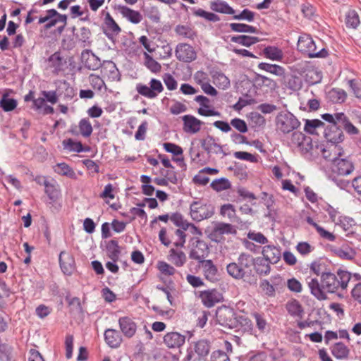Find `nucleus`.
<instances>
[{
    "label": "nucleus",
    "instance_id": "nucleus-1",
    "mask_svg": "<svg viewBox=\"0 0 361 361\" xmlns=\"http://www.w3.org/2000/svg\"><path fill=\"white\" fill-rule=\"evenodd\" d=\"M351 279V273L338 269L336 274L329 271L321 276L320 282L317 278L308 276L306 279L310 293L319 300L327 299L326 293H336L339 289L345 290Z\"/></svg>",
    "mask_w": 361,
    "mask_h": 361
},
{
    "label": "nucleus",
    "instance_id": "nucleus-2",
    "mask_svg": "<svg viewBox=\"0 0 361 361\" xmlns=\"http://www.w3.org/2000/svg\"><path fill=\"white\" fill-rule=\"evenodd\" d=\"M218 323L228 329H235L239 326L245 328L246 331L252 330V321L245 315H238L234 309L230 307H221L216 313Z\"/></svg>",
    "mask_w": 361,
    "mask_h": 361
},
{
    "label": "nucleus",
    "instance_id": "nucleus-3",
    "mask_svg": "<svg viewBox=\"0 0 361 361\" xmlns=\"http://www.w3.org/2000/svg\"><path fill=\"white\" fill-rule=\"evenodd\" d=\"M337 157L333 159L331 169V174L337 176H344L350 174L354 170L353 162L344 158H341L343 151L341 148L338 149V152H335Z\"/></svg>",
    "mask_w": 361,
    "mask_h": 361
},
{
    "label": "nucleus",
    "instance_id": "nucleus-4",
    "mask_svg": "<svg viewBox=\"0 0 361 361\" xmlns=\"http://www.w3.org/2000/svg\"><path fill=\"white\" fill-rule=\"evenodd\" d=\"M276 126L284 134L289 133L300 126L298 118L289 111H281L276 118Z\"/></svg>",
    "mask_w": 361,
    "mask_h": 361
},
{
    "label": "nucleus",
    "instance_id": "nucleus-5",
    "mask_svg": "<svg viewBox=\"0 0 361 361\" xmlns=\"http://www.w3.org/2000/svg\"><path fill=\"white\" fill-rule=\"evenodd\" d=\"M298 49L310 58H325L328 56V50L325 48H322L318 52H315V42L310 36L299 37Z\"/></svg>",
    "mask_w": 361,
    "mask_h": 361
},
{
    "label": "nucleus",
    "instance_id": "nucleus-6",
    "mask_svg": "<svg viewBox=\"0 0 361 361\" xmlns=\"http://www.w3.org/2000/svg\"><path fill=\"white\" fill-rule=\"evenodd\" d=\"M237 230L235 226L224 222H214L213 228L209 235L212 241L221 243L225 241L224 235H236Z\"/></svg>",
    "mask_w": 361,
    "mask_h": 361
},
{
    "label": "nucleus",
    "instance_id": "nucleus-7",
    "mask_svg": "<svg viewBox=\"0 0 361 361\" xmlns=\"http://www.w3.org/2000/svg\"><path fill=\"white\" fill-rule=\"evenodd\" d=\"M190 209L192 218L197 221L209 219L214 214V208L201 200L192 202Z\"/></svg>",
    "mask_w": 361,
    "mask_h": 361
},
{
    "label": "nucleus",
    "instance_id": "nucleus-8",
    "mask_svg": "<svg viewBox=\"0 0 361 361\" xmlns=\"http://www.w3.org/2000/svg\"><path fill=\"white\" fill-rule=\"evenodd\" d=\"M136 90L142 96L148 99H154L159 93L163 92L164 87L160 80L152 78L149 82V87L139 83L136 85Z\"/></svg>",
    "mask_w": 361,
    "mask_h": 361
},
{
    "label": "nucleus",
    "instance_id": "nucleus-9",
    "mask_svg": "<svg viewBox=\"0 0 361 361\" xmlns=\"http://www.w3.org/2000/svg\"><path fill=\"white\" fill-rule=\"evenodd\" d=\"M341 127L340 124L329 125L324 130V135L327 142L331 143V147L337 151L340 148L338 144L344 140V134Z\"/></svg>",
    "mask_w": 361,
    "mask_h": 361
},
{
    "label": "nucleus",
    "instance_id": "nucleus-10",
    "mask_svg": "<svg viewBox=\"0 0 361 361\" xmlns=\"http://www.w3.org/2000/svg\"><path fill=\"white\" fill-rule=\"evenodd\" d=\"M209 254V247L207 243L200 238H195L192 244V248L189 252V257L195 259L198 263L206 260L205 258Z\"/></svg>",
    "mask_w": 361,
    "mask_h": 361
},
{
    "label": "nucleus",
    "instance_id": "nucleus-11",
    "mask_svg": "<svg viewBox=\"0 0 361 361\" xmlns=\"http://www.w3.org/2000/svg\"><path fill=\"white\" fill-rule=\"evenodd\" d=\"M177 59L185 63H190L197 59L195 49L189 44L179 43L175 50Z\"/></svg>",
    "mask_w": 361,
    "mask_h": 361
},
{
    "label": "nucleus",
    "instance_id": "nucleus-12",
    "mask_svg": "<svg viewBox=\"0 0 361 361\" xmlns=\"http://www.w3.org/2000/svg\"><path fill=\"white\" fill-rule=\"evenodd\" d=\"M199 298L202 304L207 308L214 307L223 300L222 294L216 289H209L200 292Z\"/></svg>",
    "mask_w": 361,
    "mask_h": 361
},
{
    "label": "nucleus",
    "instance_id": "nucleus-13",
    "mask_svg": "<svg viewBox=\"0 0 361 361\" xmlns=\"http://www.w3.org/2000/svg\"><path fill=\"white\" fill-rule=\"evenodd\" d=\"M81 61L85 68L89 70L96 71L102 66L99 57L90 49H85L82 51Z\"/></svg>",
    "mask_w": 361,
    "mask_h": 361
},
{
    "label": "nucleus",
    "instance_id": "nucleus-14",
    "mask_svg": "<svg viewBox=\"0 0 361 361\" xmlns=\"http://www.w3.org/2000/svg\"><path fill=\"white\" fill-rule=\"evenodd\" d=\"M104 23L105 27L104 28L103 32L109 39L112 40L121 32V28L109 12L105 14Z\"/></svg>",
    "mask_w": 361,
    "mask_h": 361
},
{
    "label": "nucleus",
    "instance_id": "nucleus-15",
    "mask_svg": "<svg viewBox=\"0 0 361 361\" xmlns=\"http://www.w3.org/2000/svg\"><path fill=\"white\" fill-rule=\"evenodd\" d=\"M182 121H183L184 132L190 134H195L199 132L203 124L202 121L190 114L183 116Z\"/></svg>",
    "mask_w": 361,
    "mask_h": 361
},
{
    "label": "nucleus",
    "instance_id": "nucleus-16",
    "mask_svg": "<svg viewBox=\"0 0 361 361\" xmlns=\"http://www.w3.org/2000/svg\"><path fill=\"white\" fill-rule=\"evenodd\" d=\"M201 146L204 151L208 154H223L224 156H227L228 154L223 150V147L216 142L215 138L208 135L204 139L202 140Z\"/></svg>",
    "mask_w": 361,
    "mask_h": 361
},
{
    "label": "nucleus",
    "instance_id": "nucleus-17",
    "mask_svg": "<svg viewBox=\"0 0 361 361\" xmlns=\"http://www.w3.org/2000/svg\"><path fill=\"white\" fill-rule=\"evenodd\" d=\"M61 271L66 275H71L75 269V259L71 254L61 251L59 257Z\"/></svg>",
    "mask_w": 361,
    "mask_h": 361
},
{
    "label": "nucleus",
    "instance_id": "nucleus-18",
    "mask_svg": "<svg viewBox=\"0 0 361 361\" xmlns=\"http://www.w3.org/2000/svg\"><path fill=\"white\" fill-rule=\"evenodd\" d=\"M195 101L202 106L198 109L197 112L200 115L204 116H220V113L214 109H210V100L205 96L198 95L195 98Z\"/></svg>",
    "mask_w": 361,
    "mask_h": 361
},
{
    "label": "nucleus",
    "instance_id": "nucleus-19",
    "mask_svg": "<svg viewBox=\"0 0 361 361\" xmlns=\"http://www.w3.org/2000/svg\"><path fill=\"white\" fill-rule=\"evenodd\" d=\"M49 66L53 68L52 73L59 75L64 71L66 65V60L61 56L60 51H56L48 58Z\"/></svg>",
    "mask_w": 361,
    "mask_h": 361
},
{
    "label": "nucleus",
    "instance_id": "nucleus-20",
    "mask_svg": "<svg viewBox=\"0 0 361 361\" xmlns=\"http://www.w3.org/2000/svg\"><path fill=\"white\" fill-rule=\"evenodd\" d=\"M185 341V336L178 332H169L164 336V343L169 348H180Z\"/></svg>",
    "mask_w": 361,
    "mask_h": 361
},
{
    "label": "nucleus",
    "instance_id": "nucleus-21",
    "mask_svg": "<svg viewBox=\"0 0 361 361\" xmlns=\"http://www.w3.org/2000/svg\"><path fill=\"white\" fill-rule=\"evenodd\" d=\"M116 8L123 18L133 24H138L142 20V16L139 11L133 10L126 6L118 5Z\"/></svg>",
    "mask_w": 361,
    "mask_h": 361
},
{
    "label": "nucleus",
    "instance_id": "nucleus-22",
    "mask_svg": "<svg viewBox=\"0 0 361 361\" xmlns=\"http://www.w3.org/2000/svg\"><path fill=\"white\" fill-rule=\"evenodd\" d=\"M118 324L121 331L126 337L132 338L135 334L137 325L130 317H123L119 318Z\"/></svg>",
    "mask_w": 361,
    "mask_h": 361
},
{
    "label": "nucleus",
    "instance_id": "nucleus-23",
    "mask_svg": "<svg viewBox=\"0 0 361 361\" xmlns=\"http://www.w3.org/2000/svg\"><path fill=\"white\" fill-rule=\"evenodd\" d=\"M254 261L255 258L246 253H241L237 259V262L243 269V271H245V276L247 279L252 276V267L254 264Z\"/></svg>",
    "mask_w": 361,
    "mask_h": 361
},
{
    "label": "nucleus",
    "instance_id": "nucleus-24",
    "mask_svg": "<svg viewBox=\"0 0 361 361\" xmlns=\"http://www.w3.org/2000/svg\"><path fill=\"white\" fill-rule=\"evenodd\" d=\"M334 254L344 260H353L356 256V251L348 243H343L341 247H336L331 250Z\"/></svg>",
    "mask_w": 361,
    "mask_h": 361
},
{
    "label": "nucleus",
    "instance_id": "nucleus-25",
    "mask_svg": "<svg viewBox=\"0 0 361 361\" xmlns=\"http://www.w3.org/2000/svg\"><path fill=\"white\" fill-rule=\"evenodd\" d=\"M104 336L105 342L111 348H118L122 343V337L120 333L115 329H106Z\"/></svg>",
    "mask_w": 361,
    "mask_h": 361
},
{
    "label": "nucleus",
    "instance_id": "nucleus-26",
    "mask_svg": "<svg viewBox=\"0 0 361 361\" xmlns=\"http://www.w3.org/2000/svg\"><path fill=\"white\" fill-rule=\"evenodd\" d=\"M263 257L271 264H276L281 259V250L274 245H266L262 249Z\"/></svg>",
    "mask_w": 361,
    "mask_h": 361
},
{
    "label": "nucleus",
    "instance_id": "nucleus-27",
    "mask_svg": "<svg viewBox=\"0 0 361 361\" xmlns=\"http://www.w3.org/2000/svg\"><path fill=\"white\" fill-rule=\"evenodd\" d=\"M174 31L178 36L192 41L197 36V32L195 28L188 25L178 24L175 27Z\"/></svg>",
    "mask_w": 361,
    "mask_h": 361
},
{
    "label": "nucleus",
    "instance_id": "nucleus-28",
    "mask_svg": "<svg viewBox=\"0 0 361 361\" xmlns=\"http://www.w3.org/2000/svg\"><path fill=\"white\" fill-rule=\"evenodd\" d=\"M62 145L64 149L74 152H89L90 147L89 146H83L80 141H74L71 138L66 139L62 141Z\"/></svg>",
    "mask_w": 361,
    "mask_h": 361
},
{
    "label": "nucleus",
    "instance_id": "nucleus-29",
    "mask_svg": "<svg viewBox=\"0 0 361 361\" xmlns=\"http://www.w3.org/2000/svg\"><path fill=\"white\" fill-rule=\"evenodd\" d=\"M212 350V343L207 339H200L194 343V351L198 357H206Z\"/></svg>",
    "mask_w": 361,
    "mask_h": 361
},
{
    "label": "nucleus",
    "instance_id": "nucleus-30",
    "mask_svg": "<svg viewBox=\"0 0 361 361\" xmlns=\"http://www.w3.org/2000/svg\"><path fill=\"white\" fill-rule=\"evenodd\" d=\"M168 259L177 267H183L186 261L187 257L184 252L171 248L169 250Z\"/></svg>",
    "mask_w": 361,
    "mask_h": 361
},
{
    "label": "nucleus",
    "instance_id": "nucleus-31",
    "mask_svg": "<svg viewBox=\"0 0 361 361\" xmlns=\"http://www.w3.org/2000/svg\"><path fill=\"white\" fill-rule=\"evenodd\" d=\"M201 265L206 279L212 281L217 274V268L211 259H206L199 263Z\"/></svg>",
    "mask_w": 361,
    "mask_h": 361
},
{
    "label": "nucleus",
    "instance_id": "nucleus-32",
    "mask_svg": "<svg viewBox=\"0 0 361 361\" xmlns=\"http://www.w3.org/2000/svg\"><path fill=\"white\" fill-rule=\"evenodd\" d=\"M337 121L341 126L350 135H358L359 130L350 121L349 118L343 112L337 113Z\"/></svg>",
    "mask_w": 361,
    "mask_h": 361
},
{
    "label": "nucleus",
    "instance_id": "nucleus-33",
    "mask_svg": "<svg viewBox=\"0 0 361 361\" xmlns=\"http://www.w3.org/2000/svg\"><path fill=\"white\" fill-rule=\"evenodd\" d=\"M75 27H73V32L77 41L82 44V47H87L91 44L92 32L88 27H82L77 33H74Z\"/></svg>",
    "mask_w": 361,
    "mask_h": 361
},
{
    "label": "nucleus",
    "instance_id": "nucleus-34",
    "mask_svg": "<svg viewBox=\"0 0 361 361\" xmlns=\"http://www.w3.org/2000/svg\"><path fill=\"white\" fill-rule=\"evenodd\" d=\"M260 70L274 74L276 76L284 78L286 74L285 68L277 64H271L269 63L262 62L258 64Z\"/></svg>",
    "mask_w": 361,
    "mask_h": 361
},
{
    "label": "nucleus",
    "instance_id": "nucleus-35",
    "mask_svg": "<svg viewBox=\"0 0 361 361\" xmlns=\"http://www.w3.org/2000/svg\"><path fill=\"white\" fill-rule=\"evenodd\" d=\"M44 188V192L47 195L49 199L52 202H56L61 195L60 187L56 181L55 180L49 181L47 184H45Z\"/></svg>",
    "mask_w": 361,
    "mask_h": 361
},
{
    "label": "nucleus",
    "instance_id": "nucleus-36",
    "mask_svg": "<svg viewBox=\"0 0 361 361\" xmlns=\"http://www.w3.org/2000/svg\"><path fill=\"white\" fill-rule=\"evenodd\" d=\"M210 8L218 13L234 15L235 11L231 7L226 1L222 0H216L210 3Z\"/></svg>",
    "mask_w": 361,
    "mask_h": 361
},
{
    "label": "nucleus",
    "instance_id": "nucleus-37",
    "mask_svg": "<svg viewBox=\"0 0 361 361\" xmlns=\"http://www.w3.org/2000/svg\"><path fill=\"white\" fill-rule=\"evenodd\" d=\"M106 250L107 256L114 262H117L121 255V247L116 240H111L106 243Z\"/></svg>",
    "mask_w": 361,
    "mask_h": 361
},
{
    "label": "nucleus",
    "instance_id": "nucleus-38",
    "mask_svg": "<svg viewBox=\"0 0 361 361\" xmlns=\"http://www.w3.org/2000/svg\"><path fill=\"white\" fill-rule=\"evenodd\" d=\"M10 92H13V90H7L6 92L3 94L1 99L0 100V106L6 112L13 111L16 108L18 104L15 99L8 97Z\"/></svg>",
    "mask_w": 361,
    "mask_h": 361
},
{
    "label": "nucleus",
    "instance_id": "nucleus-39",
    "mask_svg": "<svg viewBox=\"0 0 361 361\" xmlns=\"http://www.w3.org/2000/svg\"><path fill=\"white\" fill-rule=\"evenodd\" d=\"M226 271L228 274L235 279L247 280L245 276V271H243V269L240 267L237 262L229 263L226 266Z\"/></svg>",
    "mask_w": 361,
    "mask_h": 361
},
{
    "label": "nucleus",
    "instance_id": "nucleus-40",
    "mask_svg": "<svg viewBox=\"0 0 361 361\" xmlns=\"http://www.w3.org/2000/svg\"><path fill=\"white\" fill-rule=\"evenodd\" d=\"M270 262L264 257L255 259L254 264L255 271L259 275H268L271 271Z\"/></svg>",
    "mask_w": 361,
    "mask_h": 361
},
{
    "label": "nucleus",
    "instance_id": "nucleus-41",
    "mask_svg": "<svg viewBox=\"0 0 361 361\" xmlns=\"http://www.w3.org/2000/svg\"><path fill=\"white\" fill-rule=\"evenodd\" d=\"M231 41L234 43L241 44L243 46L249 47L259 42L257 37L248 36V35H237L231 37Z\"/></svg>",
    "mask_w": 361,
    "mask_h": 361
},
{
    "label": "nucleus",
    "instance_id": "nucleus-42",
    "mask_svg": "<svg viewBox=\"0 0 361 361\" xmlns=\"http://www.w3.org/2000/svg\"><path fill=\"white\" fill-rule=\"evenodd\" d=\"M220 214L223 216H227L231 222L239 223L240 218L236 215L235 207L230 203L223 204L221 207Z\"/></svg>",
    "mask_w": 361,
    "mask_h": 361
},
{
    "label": "nucleus",
    "instance_id": "nucleus-43",
    "mask_svg": "<svg viewBox=\"0 0 361 361\" xmlns=\"http://www.w3.org/2000/svg\"><path fill=\"white\" fill-rule=\"evenodd\" d=\"M331 353L337 359H345L348 357L349 349L344 343L338 342L331 348Z\"/></svg>",
    "mask_w": 361,
    "mask_h": 361
},
{
    "label": "nucleus",
    "instance_id": "nucleus-44",
    "mask_svg": "<svg viewBox=\"0 0 361 361\" xmlns=\"http://www.w3.org/2000/svg\"><path fill=\"white\" fill-rule=\"evenodd\" d=\"M266 58L273 61H281L283 54L281 49L274 46H268L263 50Z\"/></svg>",
    "mask_w": 361,
    "mask_h": 361
},
{
    "label": "nucleus",
    "instance_id": "nucleus-45",
    "mask_svg": "<svg viewBox=\"0 0 361 361\" xmlns=\"http://www.w3.org/2000/svg\"><path fill=\"white\" fill-rule=\"evenodd\" d=\"M54 170L59 175L67 176L73 179L76 178V175L73 169L64 162L57 164L54 167Z\"/></svg>",
    "mask_w": 361,
    "mask_h": 361
},
{
    "label": "nucleus",
    "instance_id": "nucleus-46",
    "mask_svg": "<svg viewBox=\"0 0 361 361\" xmlns=\"http://www.w3.org/2000/svg\"><path fill=\"white\" fill-rule=\"evenodd\" d=\"M345 23L347 27L356 29L360 23L358 13L355 10H349L345 14Z\"/></svg>",
    "mask_w": 361,
    "mask_h": 361
},
{
    "label": "nucleus",
    "instance_id": "nucleus-47",
    "mask_svg": "<svg viewBox=\"0 0 361 361\" xmlns=\"http://www.w3.org/2000/svg\"><path fill=\"white\" fill-rule=\"evenodd\" d=\"M213 82L219 88L225 90L230 85L229 79L225 75L224 73L220 71H216L212 75Z\"/></svg>",
    "mask_w": 361,
    "mask_h": 361
},
{
    "label": "nucleus",
    "instance_id": "nucleus-48",
    "mask_svg": "<svg viewBox=\"0 0 361 361\" xmlns=\"http://www.w3.org/2000/svg\"><path fill=\"white\" fill-rule=\"evenodd\" d=\"M288 312L293 317H302L303 308L297 300H293L286 304Z\"/></svg>",
    "mask_w": 361,
    "mask_h": 361
},
{
    "label": "nucleus",
    "instance_id": "nucleus-49",
    "mask_svg": "<svg viewBox=\"0 0 361 361\" xmlns=\"http://www.w3.org/2000/svg\"><path fill=\"white\" fill-rule=\"evenodd\" d=\"M231 30L236 32L258 33V29L254 26L245 24L232 23L229 24Z\"/></svg>",
    "mask_w": 361,
    "mask_h": 361
},
{
    "label": "nucleus",
    "instance_id": "nucleus-50",
    "mask_svg": "<svg viewBox=\"0 0 361 361\" xmlns=\"http://www.w3.org/2000/svg\"><path fill=\"white\" fill-rule=\"evenodd\" d=\"M192 11L194 16L203 18L209 22L215 23L220 20V17L218 15L206 11L202 8H192Z\"/></svg>",
    "mask_w": 361,
    "mask_h": 361
},
{
    "label": "nucleus",
    "instance_id": "nucleus-51",
    "mask_svg": "<svg viewBox=\"0 0 361 361\" xmlns=\"http://www.w3.org/2000/svg\"><path fill=\"white\" fill-rule=\"evenodd\" d=\"M329 97L332 102L336 104H342L345 101L347 98V94L342 89L333 88L331 91H329Z\"/></svg>",
    "mask_w": 361,
    "mask_h": 361
},
{
    "label": "nucleus",
    "instance_id": "nucleus-52",
    "mask_svg": "<svg viewBox=\"0 0 361 361\" xmlns=\"http://www.w3.org/2000/svg\"><path fill=\"white\" fill-rule=\"evenodd\" d=\"M324 123L319 119H307L304 130L306 133L311 135L317 134L316 132L317 128H324Z\"/></svg>",
    "mask_w": 361,
    "mask_h": 361
},
{
    "label": "nucleus",
    "instance_id": "nucleus-53",
    "mask_svg": "<svg viewBox=\"0 0 361 361\" xmlns=\"http://www.w3.org/2000/svg\"><path fill=\"white\" fill-rule=\"evenodd\" d=\"M310 270L316 274L317 276H322L324 274H327L329 271H327V267L326 263L322 259H318L312 262L310 264Z\"/></svg>",
    "mask_w": 361,
    "mask_h": 361
},
{
    "label": "nucleus",
    "instance_id": "nucleus-54",
    "mask_svg": "<svg viewBox=\"0 0 361 361\" xmlns=\"http://www.w3.org/2000/svg\"><path fill=\"white\" fill-rule=\"evenodd\" d=\"M211 188L216 191L220 192L231 188L230 181L226 178H220L214 180L210 185Z\"/></svg>",
    "mask_w": 361,
    "mask_h": 361
},
{
    "label": "nucleus",
    "instance_id": "nucleus-55",
    "mask_svg": "<svg viewBox=\"0 0 361 361\" xmlns=\"http://www.w3.org/2000/svg\"><path fill=\"white\" fill-rule=\"evenodd\" d=\"M143 56L145 59V65L148 69L153 73L160 72L161 66L159 63L155 61L152 56L147 52H144Z\"/></svg>",
    "mask_w": 361,
    "mask_h": 361
},
{
    "label": "nucleus",
    "instance_id": "nucleus-56",
    "mask_svg": "<svg viewBox=\"0 0 361 361\" xmlns=\"http://www.w3.org/2000/svg\"><path fill=\"white\" fill-rule=\"evenodd\" d=\"M170 219L176 226L181 228L183 231H186L190 226L194 227L193 224L184 220L183 215L178 212L173 213Z\"/></svg>",
    "mask_w": 361,
    "mask_h": 361
},
{
    "label": "nucleus",
    "instance_id": "nucleus-57",
    "mask_svg": "<svg viewBox=\"0 0 361 361\" xmlns=\"http://www.w3.org/2000/svg\"><path fill=\"white\" fill-rule=\"evenodd\" d=\"M67 16L65 14H61L57 11L56 15L52 17L50 20H48L47 23L44 24V28L45 30H48L55 26L58 23H62L67 24Z\"/></svg>",
    "mask_w": 361,
    "mask_h": 361
},
{
    "label": "nucleus",
    "instance_id": "nucleus-58",
    "mask_svg": "<svg viewBox=\"0 0 361 361\" xmlns=\"http://www.w3.org/2000/svg\"><path fill=\"white\" fill-rule=\"evenodd\" d=\"M80 133L85 137H90L92 133V126L88 118H82L78 124Z\"/></svg>",
    "mask_w": 361,
    "mask_h": 361
},
{
    "label": "nucleus",
    "instance_id": "nucleus-59",
    "mask_svg": "<svg viewBox=\"0 0 361 361\" xmlns=\"http://www.w3.org/2000/svg\"><path fill=\"white\" fill-rule=\"evenodd\" d=\"M159 271L165 276H172L176 273V269L164 261H159L157 263Z\"/></svg>",
    "mask_w": 361,
    "mask_h": 361
},
{
    "label": "nucleus",
    "instance_id": "nucleus-60",
    "mask_svg": "<svg viewBox=\"0 0 361 361\" xmlns=\"http://www.w3.org/2000/svg\"><path fill=\"white\" fill-rule=\"evenodd\" d=\"M12 348L6 344L0 345V360L1 361H14L11 356Z\"/></svg>",
    "mask_w": 361,
    "mask_h": 361
},
{
    "label": "nucleus",
    "instance_id": "nucleus-61",
    "mask_svg": "<svg viewBox=\"0 0 361 361\" xmlns=\"http://www.w3.org/2000/svg\"><path fill=\"white\" fill-rule=\"evenodd\" d=\"M61 89H64V90H65L64 94H63L64 98H66L68 99H73V97L75 95V90L72 87L70 86V85L68 82L64 80L61 83V86L59 87V88L57 90L59 92V93H58L59 96H61L62 94V93L60 92Z\"/></svg>",
    "mask_w": 361,
    "mask_h": 361
},
{
    "label": "nucleus",
    "instance_id": "nucleus-62",
    "mask_svg": "<svg viewBox=\"0 0 361 361\" xmlns=\"http://www.w3.org/2000/svg\"><path fill=\"white\" fill-rule=\"evenodd\" d=\"M146 16L153 23H158L160 22L161 14L157 6H150L146 10Z\"/></svg>",
    "mask_w": 361,
    "mask_h": 361
},
{
    "label": "nucleus",
    "instance_id": "nucleus-63",
    "mask_svg": "<svg viewBox=\"0 0 361 361\" xmlns=\"http://www.w3.org/2000/svg\"><path fill=\"white\" fill-rule=\"evenodd\" d=\"M252 317L255 319L256 326L257 329L261 331L264 332L267 326V322L264 317V316L258 312H255L252 314Z\"/></svg>",
    "mask_w": 361,
    "mask_h": 361
},
{
    "label": "nucleus",
    "instance_id": "nucleus-64",
    "mask_svg": "<svg viewBox=\"0 0 361 361\" xmlns=\"http://www.w3.org/2000/svg\"><path fill=\"white\" fill-rule=\"evenodd\" d=\"M210 361H230L227 353L222 350H216L212 352Z\"/></svg>",
    "mask_w": 361,
    "mask_h": 361
}]
</instances>
